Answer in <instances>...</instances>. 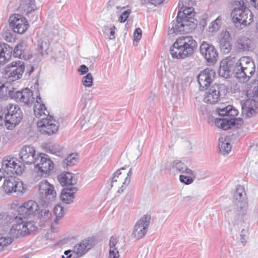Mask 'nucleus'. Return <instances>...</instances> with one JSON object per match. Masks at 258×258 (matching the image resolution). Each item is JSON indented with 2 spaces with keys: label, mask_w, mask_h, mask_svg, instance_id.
<instances>
[{
  "label": "nucleus",
  "mask_w": 258,
  "mask_h": 258,
  "mask_svg": "<svg viewBox=\"0 0 258 258\" xmlns=\"http://www.w3.org/2000/svg\"><path fill=\"white\" fill-rule=\"evenodd\" d=\"M242 113L250 117L256 113L258 102L254 99L246 100L241 106Z\"/></svg>",
  "instance_id": "b1692460"
},
{
  "label": "nucleus",
  "mask_w": 258,
  "mask_h": 258,
  "mask_svg": "<svg viewBox=\"0 0 258 258\" xmlns=\"http://www.w3.org/2000/svg\"><path fill=\"white\" fill-rule=\"evenodd\" d=\"M255 69V64L249 57L238 58L235 56H230L221 61L218 73L225 78L230 77L233 74L237 79L247 81L254 74Z\"/></svg>",
  "instance_id": "f257e3e1"
},
{
  "label": "nucleus",
  "mask_w": 258,
  "mask_h": 258,
  "mask_svg": "<svg viewBox=\"0 0 258 258\" xmlns=\"http://www.w3.org/2000/svg\"><path fill=\"white\" fill-rule=\"evenodd\" d=\"M39 210L38 203L33 200H29L24 202L18 209V215L19 220L22 218L27 219L36 215Z\"/></svg>",
  "instance_id": "1a4fd4ad"
},
{
  "label": "nucleus",
  "mask_w": 258,
  "mask_h": 258,
  "mask_svg": "<svg viewBox=\"0 0 258 258\" xmlns=\"http://www.w3.org/2000/svg\"><path fill=\"white\" fill-rule=\"evenodd\" d=\"M252 95L253 99L258 100V85L253 86L252 90Z\"/></svg>",
  "instance_id": "680f3d73"
},
{
  "label": "nucleus",
  "mask_w": 258,
  "mask_h": 258,
  "mask_svg": "<svg viewBox=\"0 0 258 258\" xmlns=\"http://www.w3.org/2000/svg\"><path fill=\"white\" fill-rule=\"evenodd\" d=\"M59 123L58 121L55 122V123H52L51 125L44 127L42 130H40L42 134H45L48 135H53L55 134L58 129Z\"/></svg>",
  "instance_id": "ea45409f"
},
{
  "label": "nucleus",
  "mask_w": 258,
  "mask_h": 258,
  "mask_svg": "<svg viewBox=\"0 0 258 258\" xmlns=\"http://www.w3.org/2000/svg\"><path fill=\"white\" fill-rule=\"evenodd\" d=\"M142 30L140 28H136L134 33V41L138 42L142 38Z\"/></svg>",
  "instance_id": "4d7b16f0"
},
{
  "label": "nucleus",
  "mask_w": 258,
  "mask_h": 258,
  "mask_svg": "<svg viewBox=\"0 0 258 258\" xmlns=\"http://www.w3.org/2000/svg\"><path fill=\"white\" fill-rule=\"evenodd\" d=\"M227 92V88L225 85L215 84L205 92L203 101L207 104H215L221 99L224 98Z\"/></svg>",
  "instance_id": "423d86ee"
},
{
  "label": "nucleus",
  "mask_w": 258,
  "mask_h": 258,
  "mask_svg": "<svg viewBox=\"0 0 258 258\" xmlns=\"http://www.w3.org/2000/svg\"><path fill=\"white\" fill-rule=\"evenodd\" d=\"M220 152L223 155H227L231 150V146L225 138L221 137L219 139Z\"/></svg>",
  "instance_id": "c9c22d12"
},
{
  "label": "nucleus",
  "mask_w": 258,
  "mask_h": 258,
  "mask_svg": "<svg viewBox=\"0 0 258 258\" xmlns=\"http://www.w3.org/2000/svg\"><path fill=\"white\" fill-rule=\"evenodd\" d=\"M247 212V209H245L244 213L242 212L240 209H230L227 211L228 215L233 214V223L234 226L237 228L246 227L247 225V219L245 217Z\"/></svg>",
  "instance_id": "aec40b11"
},
{
  "label": "nucleus",
  "mask_w": 258,
  "mask_h": 258,
  "mask_svg": "<svg viewBox=\"0 0 258 258\" xmlns=\"http://www.w3.org/2000/svg\"><path fill=\"white\" fill-rule=\"evenodd\" d=\"M171 169L174 172L194 176V172L188 168L186 165L179 160H175L172 162Z\"/></svg>",
  "instance_id": "cd10ccee"
},
{
  "label": "nucleus",
  "mask_w": 258,
  "mask_h": 258,
  "mask_svg": "<svg viewBox=\"0 0 258 258\" xmlns=\"http://www.w3.org/2000/svg\"><path fill=\"white\" fill-rule=\"evenodd\" d=\"M83 84L87 87H90L93 85V77L90 73L87 74L82 79Z\"/></svg>",
  "instance_id": "8fccbe9b"
},
{
  "label": "nucleus",
  "mask_w": 258,
  "mask_h": 258,
  "mask_svg": "<svg viewBox=\"0 0 258 258\" xmlns=\"http://www.w3.org/2000/svg\"><path fill=\"white\" fill-rule=\"evenodd\" d=\"M228 117L227 118H230L231 117H234L238 114V110L236 108H233L232 106L228 105Z\"/></svg>",
  "instance_id": "6e6d98bb"
},
{
  "label": "nucleus",
  "mask_w": 258,
  "mask_h": 258,
  "mask_svg": "<svg viewBox=\"0 0 258 258\" xmlns=\"http://www.w3.org/2000/svg\"><path fill=\"white\" fill-rule=\"evenodd\" d=\"M132 174V169L131 168L127 173V176L125 177L124 181L122 182V184L121 187L118 189L117 192L118 193H122L124 189L126 187L127 185L129 184L131 181V176Z\"/></svg>",
  "instance_id": "a18cd8bd"
},
{
  "label": "nucleus",
  "mask_w": 258,
  "mask_h": 258,
  "mask_svg": "<svg viewBox=\"0 0 258 258\" xmlns=\"http://www.w3.org/2000/svg\"><path fill=\"white\" fill-rule=\"evenodd\" d=\"M253 47V41L246 37H240L237 39L236 42V48L240 52L251 50Z\"/></svg>",
  "instance_id": "a878e982"
},
{
  "label": "nucleus",
  "mask_w": 258,
  "mask_h": 258,
  "mask_svg": "<svg viewBox=\"0 0 258 258\" xmlns=\"http://www.w3.org/2000/svg\"><path fill=\"white\" fill-rule=\"evenodd\" d=\"M235 5L238 7L234 8L231 14L233 22L244 26L249 25L253 20L251 12L244 6L243 1H235Z\"/></svg>",
  "instance_id": "20e7f679"
},
{
  "label": "nucleus",
  "mask_w": 258,
  "mask_h": 258,
  "mask_svg": "<svg viewBox=\"0 0 258 258\" xmlns=\"http://www.w3.org/2000/svg\"><path fill=\"white\" fill-rule=\"evenodd\" d=\"M56 121L51 116L48 115L46 117L42 118L40 121H38L37 125L40 128V130H42L45 126L49 127Z\"/></svg>",
  "instance_id": "e433bc0d"
},
{
  "label": "nucleus",
  "mask_w": 258,
  "mask_h": 258,
  "mask_svg": "<svg viewBox=\"0 0 258 258\" xmlns=\"http://www.w3.org/2000/svg\"><path fill=\"white\" fill-rule=\"evenodd\" d=\"M3 188L7 194H22L25 190L23 183L20 179L12 176L6 178L3 185Z\"/></svg>",
  "instance_id": "6e6552de"
},
{
  "label": "nucleus",
  "mask_w": 258,
  "mask_h": 258,
  "mask_svg": "<svg viewBox=\"0 0 258 258\" xmlns=\"http://www.w3.org/2000/svg\"><path fill=\"white\" fill-rule=\"evenodd\" d=\"M51 216V213L49 210L42 209L39 214V219L41 222H45L49 220Z\"/></svg>",
  "instance_id": "c03bdc74"
},
{
  "label": "nucleus",
  "mask_w": 258,
  "mask_h": 258,
  "mask_svg": "<svg viewBox=\"0 0 258 258\" xmlns=\"http://www.w3.org/2000/svg\"><path fill=\"white\" fill-rule=\"evenodd\" d=\"M49 48V44L44 41L39 40L38 41V45L36 48V51H37V54L40 55H43L45 54H47V50Z\"/></svg>",
  "instance_id": "4c0bfd02"
},
{
  "label": "nucleus",
  "mask_w": 258,
  "mask_h": 258,
  "mask_svg": "<svg viewBox=\"0 0 258 258\" xmlns=\"http://www.w3.org/2000/svg\"><path fill=\"white\" fill-rule=\"evenodd\" d=\"M4 110L6 111V114H14L16 111H19V110H21L18 105L9 104L6 106Z\"/></svg>",
  "instance_id": "49530a36"
},
{
  "label": "nucleus",
  "mask_w": 258,
  "mask_h": 258,
  "mask_svg": "<svg viewBox=\"0 0 258 258\" xmlns=\"http://www.w3.org/2000/svg\"><path fill=\"white\" fill-rule=\"evenodd\" d=\"M19 216L15 217L14 221L16 222L13 224L10 231V234L14 238H17L23 237L26 235L25 227V221L24 218H22V220H19Z\"/></svg>",
  "instance_id": "4be33fe9"
},
{
  "label": "nucleus",
  "mask_w": 258,
  "mask_h": 258,
  "mask_svg": "<svg viewBox=\"0 0 258 258\" xmlns=\"http://www.w3.org/2000/svg\"><path fill=\"white\" fill-rule=\"evenodd\" d=\"M59 53L60 54V55L59 57L56 56L55 59L57 61H61L63 59L64 54L63 53H61L60 51H59Z\"/></svg>",
  "instance_id": "0e129e2a"
},
{
  "label": "nucleus",
  "mask_w": 258,
  "mask_h": 258,
  "mask_svg": "<svg viewBox=\"0 0 258 258\" xmlns=\"http://www.w3.org/2000/svg\"><path fill=\"white\" fill-rule=\"evenodd\" d=\"M35 170L38 176L46 177L54 169V164L49 157L46 154L40 153L37 155L35 160Z\"/></svg>",
  "instance_id": "0eeeda50"
},
{
  "label": "nucleus",
  "mask_w": 258,
  "mask_h": 258,
  "mask_svg": "<svg viewBox=\"0 0 258 258\" xmlns=\"http://www.w3.org/2000/svg\"><path fill=\"white\" fill-rule=\"evenodd\" d=\"M11 91L9 90L4 84L0 83V99H5L7 97L8 94H9V92Z\"/></svg>",
  "instance_id": "603ef678"
},
{
  "label": "nucleus",
  "mask_w": 258,
  "mask_h": 258,
  "mask_svg": "<svg viewBox=\"0 0 258 258\" xmlns=\"http://www.w3.org/2000/svg\"><path fill=\"white\" fill-rule=\"evenodd\" d=\"M58 180L62 186L73 185L77 183V179L70 172H63L58 176Z\"/></svg>",
  "instance_id": "2f4dec72"
},
{
  "label": "nucleus",
  "mask_w": 258,
  "mask_h": 258,
  "mask_svg": "<svg viewBox=\"0 0 258 258\" xmlns=\"http://www.w3.org/2000/svg\"><path fill=\"white\" fill-rule=\"evenodd\" d=\"M5 114L6 111L2 109H0V126L3 125L4 124L6 125Z\"/></svg>",
  "instance_id": "052dcab7"
},
{
  "label": "nucleus",
  "mask_w": 258,
  "mask_h": 258,
  "mask_svg": "<svg viewBox=\"0 0 258 258\" xmlns=\"http://www.w3.org/2000/svg\"><path fill=\"white\" fill-rule=\"evenodd\" d=\"M93 242L91 239H84L74 247L73 252L75 255L81 256L93 246Z\"/></svg>",
  "instance_id": "bb28decb"
},
{
  "label": "nucleus",
  "mask_w": 258,
  "mask_h": 258,
  "mask_svg": "<svg viewBox=\"0 0 258 258\" xmlns=\"http://www.w3.org/2000/svg\"><path fill=\"white\" fill-rule=\"evenodd\" d=\"M217 112L220 116H227L228 113V106L223 108H217L216 109Z\"/></svg>",
  "instance_id": "13d9d810"
},
{
  "label": "nucleus",
  "mask_w": 258,
  "mask_h": 258,
  "mask_svg": "<svg viewBox=\"0 0 258 258\" xmlns=\"http://www.w3.org/2000/svg\"><path fill=\"white\" fill-rule=\"evenodd\" d=\"M54 213L55 216L54 223L58 224L59 220L61 219L64 216V208L60 204H58L54 208Z\"/></svg>",
  "instance_id": "58836bf2"
},
{
  "label": "nucleus",
  "mask_w": 258,
  "mask_h": 258,
  "mask_svg": "<svg viewBox=\"0 0 258 258\" xmlns=\"http://www.w3.org/2000/svg\"><path fill=\"white\" fill-rule=\"evenodd\" d=\"M36 9L34 0H21L18 10L30 18V15L34 12Z\"/></svg>",
  "instance_id": "393cba45"
},
{
  "label": "nucleus",
  "mask_w": 258,
  "mask_h": 258,
  "mask_svg": "<svg viewBox=\"0 0 258 258\" xmlns=\"http://www.w3.org/2000/svg\"><path fill=\"white\" fill-rule=\"evenodd\" d=\"M197 47V43L191 36H181L177 38L170 47L173 58L184 59L191 56Z\"/></svg>",
  "instance_id": "7ed1b4c3"
},
{
  "label": "nucleus",
  "mask_w": 258,
  "mask_h": 258,
  "mask_svg": "<svg viewBox=\"0 0 258 258\" xmlns=\"http://www.w3.org/2000/svg\"><path fill=\"white\" fill-rule=\"evenodd\" d=\"M6 126L7 129L12 130L21 121L23 113L21 110L16 111L14 114H5Z\"/></svg>",
  "instance_id": "5701e85b"
},
{
  "label": "nucleus",
  "mask_w": 258,
  "mask_h": 258,
  "mask_svg": "<svg viewBox=\"0 0 258 258\" xmlns=\"http://www.w3.org/2000/svg\"><path fill=\"white\" fill-rule=\"evenodd\" d=\"M24 70L23 62L20 60L12 62L5 70V78L9 82L15 81L22 77Z\"/></svg>",
  "instance_id": "9d476101"
},
{
  "label": "nucleus",
  "mask_w": 258,
  "mask_h": 258,
  "mask_svg": "<svg viewBox=\"0 0 258 258\" xmlns=\"http://www.w3.org/2000/svg\"><path fill=\"white\" fill-rule=\"evenodd\" d=\"M251 4L254 8L258 9V0H251Z\"/></svg>",
  "instance_id": "338daca9"
},
{
  "label": "nucleus",
  "mask_w": 258,
  "mask_h": 258,
  "mask_svg": "<svg viewBox=\"0 0 258 258\" xmlns=\"http://www.w3.org/2000/svg\"><path fill=\"white\" fill-rule=\"evenodd\" d=\"M56 192L54 185L50 184L47 180H42L38 184V198L40 202L43 207H47L54 201Z\"/></svg>",
  "instance_id": "39448f33"
},
{
  "label": "nucleus",
  "mask_w": 258,
  "mask_h": 258,
  "mask_svg": "<svg viewBox=\"0 0 258 258\" xmlns=\"http://www.w3.org/2000/svg\"><path fill=\"white\" fill-rule=\"evenodd\" d=\"M196 178V174L194 172V176H186L184 175H180L179 176V180L180 181L186 185L190 184L192 183L195 179Z\"/></svg>",
  "instance_id": "37998d69"
},
{
  "label": "nucleus",
  "mask_w": 258,
  "mask_h": 258,
  "mask_svg": "<svg viewBox=\"0 0 258 258\" xmlns=\"http://www.w3.org/2000/svg\"><path fill=\"white\" fill-rule=\"evenodd\" d=\"M119 238L117 236H112L109 240V258H119V252L116 246L118 243Z\"/></svg>",
  "instance_id": "473e14b6"
},
{
  "label": "nucleus",
  "mask_w": 258,
  "mask_h": 258,
  "mask_svg": "<svg viewBox=\"0 0 258 258\" xmlns=\"http://www.w3.org/2000/svg\"><path fill=\"white\" fill-rule=\"evenodd\" d=\"M110 26L105 25L103 27V32L104 34L108 35L109 31Z\"/></svg>",
  "instance_id": "69168bd1"
},
{
  "label": "nucleus",
  "mask_w": 258,
  "mask_h": 258,
  "mask_svg": "<svg viewBox=\"0 0 258 258\" xmlns=\"http://www.w3.org/2000/svg\"><path fill=\"white\" fill-rule=\"evenodd\" d=\"M16 159L10 156L4 158L2 164V170L7 174L10 173L21 174L24 170V166L16 163Z\"/></svg>",
  "instance_id": "4468645a"
},
{
  "label": "nucleus",
  "mask_w": 258,
  "mask_h": 258,
  "mask_svg": "<svg viewBox=\"0 0 258 258\" xmlns=\"http://www.w3.org/2000/svg\"><path fill=\"white\" fill-rule=\"evenodd\" d=\"M34 112L36 117L39 118L42 116L49 115V112L47 110L45 105L42 103L41 98L40 96H37L34 104Z\"/></svg>",
  "instance_id": "7c9ffc66"
},
{
  "label": "nucleus",
  "mask_w": 258,
  "mask_h": 258,
  "mask_svg": "<svg viewBox=\"0 0 258 258\" xmlns=\"http://www.w3.org/2000/svg\"><path fill=\"white\" fill-rule=\"evenodd\" d=\"M10 25L14 31L19 34L24 33L29 26L26 18L19 14H15L10 18Z\"/></svg>",
  "instance_id": "2eb2a0df"
},
{
  "label": "nucleus",
  "mask_w": 258,
  "mask_h": 258,
  "mask_svg": "<svg viewBox=\"0 0 258 258\" xmlns=\"http://www.w3.org/2000/svg\"><path fill=\"white\" fill-rule=\"evenodd\" d=\"M215 77V72L212 70L206 69L201 72L198 76V81L200 89L206 90L213 82Z\"/></svg>",
  "instance_id": "a211bd4d"
},
{
  "label": "nucleus",
  "mask_w": 258,
  "mask_h": 258,
  "mask_svg": "<svg viewBox=\"0 0 258 258\" xmlns=\"http://www.w3.org/2000/svg\"><path fill=\"white\" fill-rule=\"evenodd\" d=\"M43 147L46 152L56 155H59L63 149L62 146L54 142L46 143L43 145Z\"/></svg>",
  "instance_id": "72a5a7b5"
},
{
  "label": "nucleus",
  "mask_w": 258,
  "mask_h": 258,
  "mask_svg": "<svg viewBox=\"0 0 258 258\" xmlns=\"http://www.w3.org/2000/svg\"><path fill=\"white\" fill-rule=\"evenodd\" d=\"M27 44L25 42H21L18 44L14 48L13 51V55L14 57L26 59V51Z\"/></svg>",
  "instance_id": "f704fd0d"
},
{
  "label": "nucleus",
  "mask_w": 258,
  "mask_h": 258,
  "mask_svg": "<svg viewBox=\"0 0 258 258\" xmlns=\"http://www.w3.org/2000/svg\"><path fill=\"white\" fill-rule=\"evenodd\" d=\"M13 47L8 44L0 42V65L4 64L11 58Z\"/></svg>",
  "instance_id": "c756f323"
},
{
  "label": "nucleus",
  "mask_w": 258,
  "mask_h": 258,
  "mask_svg": "<svg viewBox=\"0 0 258 258\" xmlns=\"http://www.w3.org/2000/svg\"><path fill=\"white\" fill-rule=\"evenodd\" d=\"M78 190L76 187H70L63 188L61 193L60 200L66 204H70L74 201L75 194Z\"/></svg>",
  "instance_id": "c85d7f7f"
},
{
  "label": "nucleus",
  "mask_w": 258,
  "mask_h": 258,
  "mask_svg": "<svg viewBox=\"0 0 258 258\" xmlns=\"http://www.w3.org/2000/svg\"><path fill=\"white\" fill-rule=\"evenodd\" d=\"M25 227L26 235L30 234L31 232L34 231L36 230L37 227L35 225V223L33 221L25 222Z\"/></svg>",
  "instance_id": "09e8293b"
},
{
  "label": "nucleus",
  "mask_w": 258,
  "mask_h": 258,
  "mask_svg": "<svg viewBox=\"0 0 258 258\" xmlns=\"http://www.w3.org/2000/svg\"><path fill=\"white\" fill-rule=\"evenodd\" d=\"M126 168V166L121 167L120 169L117 170L113 175V176L111 178V181L110 186L111 187L114 186H117L118 185L117 182L118 181L120 180V177L119 175L121 174L120 170H125Z\"/></svg>",
  "instance_id": "a19ab883"
},
{
  "label": "nucleus",
  "mask_w": 258,
  "mask_h": 258,
  "mask_svg": "<svg viewBox=\"0 0 258 258\" xmlns=\"http://www.w3.org/2000/svg\"><path fill=\"white\" fill-rule=\"evenodd\" d=\"M36 151L33 147L25 146L21 150L19 156L21 161L26 164H34L36 160Z\"/></svg>",
  "instance_id": "6ab92c4d"
},
{
  "label": "nucleus",
  "mask_w": 258,
  "mask_h": 258,
  "mask_svg": "<svg viewBox=\"0 0 258 258\" xmlns=\"http://www.w3.org/2000/svg\"><path fill=\"white\" fill-rule=\"evenodd\" d=\"M9 96L11 98L28 106L31 105L35 100L32 91L28 88L21 91L13 89L9 92Z\"/></svg>",
  "instance_id": "9b49d317"
},
{
  "label": "nucleus",
  "mask_w": 258,
  "mask_h": 258,
  "mask_svg": "<svg viewBox=\"0 0 258 258\" xmlns=\"http://www.w3.org/2000/svg\"><path fill=\"white\" fill-rule=\"evenodd\" d=\"M221 18L219 16L214 21L211 23V25L209 27L210 32H214L218 31L221 26Z\"/></svg>",
  "instance_id": "79ce46f5"
},
{
  "label": "nucleus",
  "mask_w": 258,
  "mask_h": 258,
  "mask_svg": "<svg viewBox=\"0 0 258 258\" xmlns=\"http://www.w3.org/2000/svg\"><path fill=\"white\" fill-rule=\"evenodd\" d=\"M206 16H203V19L200 21V25H202L203 27H204L205 25H206V20H205V18L206 17Z\"/></svg>",
  "instance_id": "774afa93"
},
{
  "label": "nucleus",
  "mask_w": 258,
  "mask_h": 258,
  "mask_svg": "<svg viewBox=\"0 0 258 258\" xmlns=\"http://www.w3.org/2000/svg\"><path fill=\"white\" fill-rule=\"evenodd\" d=\"M78 71L80 73L81 75L86 74L88 71V68L85 64L81 65Z\"/></svg>",
  "instance_id": "e2e57ef3"
},
{
  "label": "nucleus",
  "mask_w": 258,
  "mask_h": 258,
  "mask_svg": "<svg viewBox=\"0 0 258 258\" xmlns=\"http://www.w3.org/2000/svg\"><path fill=\"white\" fill-rule=\"evenodd\" d=\"M131 13V10L130 9H127V10L124 11L119 16L118 18L119 22L120 23L124 22L128 17Z\"/></svg>",
  "instance_id": "5fc2aeb1"
},
{
  "label": "nucleus",
  "mask_w": 258,
  "mask_h": 258,
  "mask_svg": "<svg viewBox=\"0 0 258 258\" xmlns=\"http://www.w3.org/2000/svg\"><path fill=\"white\" fill-rule=\"evenodd\" d=\"M116 28L114 25H110L109 31H108V34H109V39L110 40H113L115 38V30Z\"/></svg>",
  "instance_id": "bf43d9fd"
},
{
  "label": "nucleus",
  "mask_w": 258,
  "mask_h": 258,
  "mask_svg": "<svg viewBox=\"0 0 258 258\" xmlns=\"http://www.w3.org/2000/svg\"><path fill=\"white\" fill-rule=\"evenodd\" d=\"M233 205L231 209H240L244 213L247 209V199L243 186L238 185L236 186L233 197Z\"/></svg>",
  "instance_id": "ddd939ff"
},
{
  "label": "nucleus",
  "mask_w": 258,
  "mask_h": 258,
  "mask_svg": "<svg viewBox=\"0 0 258 258\" xmlns=\"http://www.w3.org/2000/svg\"><path fill=\"white\" fill-rule=\"evenodd\" d=\"M201 54L210 63H215L218 57V53L213 45L206 42H203L200 47Z\"/></svg>",
  "instance_id": "dca6fc26"
},
{
  "label": "nucleus",
  "mask_w": 258,
  "mask_h": 258,
  "mask_svg": "<svg viewBox=\"0 0 258 258\" xmlns=\"http://www.w3.org/2000/svg\"><path fill=\"white\" fill-rule=\"evenodd\" d=\"M12 241V237L0 236V252L11 243Z\"/></svg>",
  "instance_id": "de8ad7c7"
},
{
  "label": "nucleus",
  "mask_w": 258,
  "mask_h": 258,
  "mask_svg": "<svg viewBox=\"0 0 258 258\" xmlns=\"http://www.w3.org/2000/svg\"><path fill=\"white\" fill-rule=\"evenodd\" d=\"M231 29L227 28L222 30L218 36L219 48L224 53L230 52L232 48L231 37L230 36Z\"/></svg>",
  "instance_id": "f3484780"
},
{
  "label": "nucleus",
  "mask_w": 258,
  "mask_h": 258,
  "mask_svg": "<svg viewBox=\"0 0 258 258\" xmlns=\"http://www.w3.org/2000/svg\"><path fill=\"white\" fill-rule=\"evenodd\" d=\"M151 216L146 214L141 217L135 224L132 234L133 238L140 239L146 234L150 223Z\"/></svg>",
  "instance_id": "f8f14e48"
},
{
  "label": "nucleus",
  "mask_w": 258,
  "mask_h": 258,
  "mask_svg": "<svg viewBox=\"0 0 258 258\" xmlns=\"http://www.w3.org/2000/svg\"><path fill=\"white\" fill-rule=\"evenodd\" d=\"M77 154H71L68 157L63 161L64 163H66L67 165L71 166L76 164L77 163Z\"/></svg>",
  "instance_id": "3c124183"
},
{
  "label": "nucleus",
  "mask_w": 258,
  "mask_h": 258,
  "mask_svg": "<svg viewBox=\"0 0 258 258\" xmlns=\"http://www.w3.org/2000/svg\"><path fill=\"white\" fill-rule=\"evenodd\" d=\"M191 0H179L176 21H173L168 29L169 34L188 33L197 27L194 18V9L190 7Z\"/></svg>",
  "instance_id": "f03ea898"
},
{
  "label": "nucleus",
  "mask_w": 258,
  "mask_h": 258,
  "mask_svg": "<svg viewBox=\"0 0 258 258\" xmlns=\"http://www.w3.org/2000/svg\"><path fill=\"white\" fill-rule=\"evenodd\" d=\"M248 230L242 229L240 232V242L243 245H245L247 242V239L248 238Z\"/></svg>",
  "instance_id": "864d4df0"
},
{
  "label": "nucleus",
  "mask_w": 258,
  "mask_h": 258,
  "mask_svg": "<svg viewBox=\"0 0 258 258\" xmlns=\"http://www.w3.org/2000/svg\"><path fill=\"white\" fill-rule=\"evenodd\" d=\"M243 120L241 118H216L215 123L216 126L223 130H227L233 126H236L242 123Z\"/></svg>",
  "instance_id": "412c9836"
}]
</instances>
